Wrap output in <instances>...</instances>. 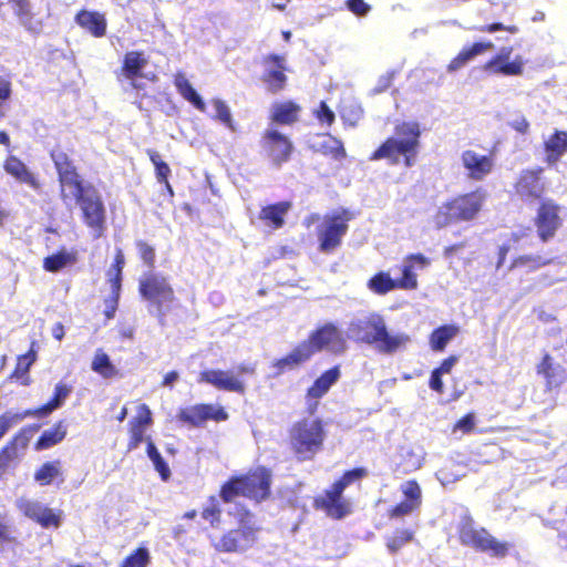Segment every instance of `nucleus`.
<instances>
[{"mask_svg": "<svg viewBox=\"0 0 567 567\" xmlns=\"http://www.w3.org/2000/svg\"><path fill=\"white\" fill-rule=\"evenodd\" d=\"M421 127L415 121H404L394 126V134L386 137L369 156L370 161H386L390 165L412 167L421 147Z\"/></svg>", "mask_w": 567, "mask_h": 567, "instance_id": "f257e3e1", "label": "nucleus"}, {"mask_svg": "<svg viewBox=\"0 0 567 567\" xmlns=\"http://www.w3.org/2000/svg\"><path fill=\"white\" fill-rule=\"evenodd\" d=\"M487 193L478 187L458 193L444 200L433 215L436 229H443L457 224H472L484 210Z\"/></svg>", "mask_w": 567, "mask_h": 567, "instance_id": "f03ea898", "label": "nucleus"}, {"mask_svg": "<svg viewBox=\"0 0 567 567\" xmlns=\"http://www.w3.org/2000/svg\"><path fill=\"white\" fill-rule=\"evenodd\" d=\"M327 432L319 417H302L288 429L287 447L298 462L312 461L324 447Z\"/></svg>", "mask_w": 567, "mask_h": 567, "instance_id": "7ed1b4c3", "label": "nucleus"}, {"mask_svg": "<svg viewBox=\"0 0 567 567\" xmlns=\"http://www.w3.org/2000/svg\"><path fill=\"white\" fill-rule=\"evenodd\" d=\"M50 157L58 176L59 196L64 205L74 204L95 189L94 185L85 182L71 154L61 146H55Z\"/></svg>", "mask_w": 567, "mask_h": 567, "instance_id": "20e7f679", "label": "nucleus"}, {"mask_svg": "<svg viewBox=\"0 0 567 567\" xmlns=\"http://www.w3.org/2000/svg\"><path fill=\"white\" fill-rule=\"evenodd\" d=\"M354 218V214L348 208H339L320 217L311 215L308 223L319 221L316 227V237L318 240V249L323 254H332L338 249L343 237L349 229V223Z\"/></svg>", "mask_w": 567, "mask_h": 567, "instance_id": "39448f33", "label": "nucleus"}, {"mask_svg": "<svg viewBox=\"0 0 567 567\" xmlns=\"http://www.w3.org/2000/svg\"><path fill=\"white\" fill-rule=\"evenodd\" d=\"M359 340L375 346L381 353L392 354L404 349L411 341L406 333L390 334L381 316H372L355 326Z\"/></svg>", "mask_w": 567, "mask_h": 567, "instance_id": "423d86ee", "label": "nucleus"}, {"mask_svg": "<svg viewBox=\"0 0 567 567\" xmlns=\"http://www.w3.org/2000/svg\"><path fill=\"white\" fill-rule=\"evenodd\" d=\"M249 511H245L237 528L224 532L219 537L209 536L210 546L219 554H239L248 550L257 540V528L246 518H250Z\"/></svg>", "mask_w": 567, "mask_h": 567, "instance_id": "0eeeda50", "label": "nucleus"}, {"mask_svg": "<svg viewBox=\"0 0 567 567\" xmlns=\"http://www.w3.org/2000/svg\"><path fill=\"white\" fill-rule=\"evenodd\" d=\"M457 535L462 545L472 547L476 551L486 553L497 558H503L508 554L509 544L507 542L498 540L484 527H476L472 519L461 523Z\"/></svg>", "mask_w": 567, "mask_h": 567, "instance_id": "6e6552de", "label": "nucleus"}, {"mask_svg": "<svg viewBox=\"0 0 567 567\" xmlns=\"http://www.w3.org/2000/svg\"><path fill=\"white\" fill-rule=\"evenodd\" d=\"M259 144L265 158L275 168H281L295 153L291 138L275 127H268L261 132Z\"/></svg>", "mask_w": 567, "mask_h": 567, "instance_id": "1a4fd4ad", "label": "nucleus"}, {"mask_svg": "<svg viewBox=\"0 0 567 567\" xmlns=\"http://www.w3.org/2000/svg\"><path fill=\"white\" fill-rule=\"evenodd\" d=\"M563 206L553 198L542 199L533 219L537 236L543 243L553 239L564 225Z\"/></svg>", "mask_w": 567, "mask_h": 567, "instance_id": "9d476101", "label": "nucleus"}, {"mask_svg": "<svg viewBox=\"0 0 567 567\" xmlns=\"http://www.w3.org/2000/svg\"><path fill=\"white\" fill-rule=\"evenodd\" d=\"M74 204L80 208L83 224L95 238L101 237L106 228V209L99 190L95 188Z\"/></svg>", "mask_w": 567, "mask_h": 567, "instance_id": "9b49d317", "label": "nucleus"}, {"mask_svg": "<svg viewBox=\"0 0 567 567\" xmlns=\"http://www.w3.org/2000/svg\"><path fill=\"white\" fill-rule=\"evenodd\" d=\"M140 295L163 313V306L175 301V292L168 280L157 274H148L138 282Z\"/></svg>", "mask_w": 567, "mask_h": 567, "instance_id": "f8f14e48", "label": "nucleus"}, {"mask_svg": "<svg viewBox=\"0 0 567 567\" xmlns=\"http://www.w3.org/2000/svg\"><path fill=\"white\" fill-rule=\"evenodd\" d=\"M237 475L243 484L246 498L260 503L270 496L272 474L268 467L260 465Z\"/></svg>", "mask_w": 567, "mask_h": 567, "instance_id": "ddd939ff", "label": "nucleus"}, {"mask_svg": "<svg viewBox=\"0 0 567 567\" xmlns=\"http://www.w3.org/2000/svg\"><path fill=\"white\" fill-rule=\"evenodd\" d=\"M543 173L540 166L523 169L513 185L515 195L527 203L544 199L546 186L542 181Z\"/></svg>", "mask_w": 567, "mask_h": 567, "instance_id": "4468645a", "label": "nucleus"}, {"mask_svg": "<svg viewBox=\"0 0 567 567\" xmlns=\"http://www.w3.org/2000/svg\"><path fill=\"white\" fill-rule=\"evenodd\" d=\"M176 417L179 422L190 427H202L207 421H227L229 415L223 406L210 403H198L181 409Z\"/></svg>", "mask_w": 567, "mask_h": 567, "instance_id": "2eb2a0df", "label": "nucleus"}, {"mask_svg": "<svg viewBox=\"0 0 567 567\" xmlns=\"http://www.w3.org/2000/svg\"><path fill=\"white\" fill-rule=\"evenodd\" d=\"M262 63L269 66L261 75V81L266 85L267 91L271 94H278L284 91L288 82L286 58L280 54L270 53L264 56Z\"/></svg>", "mask_w": 567, "mask_h": 567, "instance_id": "dca6fc26", "label": "nucleus"}, {"mask_svg": "<svg viewBox=\"0 0 567 567\" xmlns=\"http://www.w3.org/2000/svg\"><path fill=\"white\" fill-rule=\"evenodd\" d=\"M512 47H504L492 56L485 64L484 70L489 74L504 76H519L524 73L525 61L522 55H516L511 60Z\"/></svg>", "mask_w": 567, "mask_h": 567, "instance_id": "f3484780", "label": "nucleus"}, {"mask_svg": "<svg viewBox=\"0 0 567 567\" xmlns=\"http://www.w3.org/2000/svg\"><path fill=\"white\" fill-rule=\"evenodd\" d=\"M536 373L543 378L546 392H557L567 382L566 369L549 352L543 353Z\"/></svg>", "mask_w": 567, "mask_h": 567, "instance_id": "a211bd4d", "label": "nucleus"}, {"mask_svg": "<svg viewBox=\"0 0 567 567\" xmlns=\"http://www.w3.org/2000/svg\"><path fill=\"white\" fill-rule=\"evenodd\" d=\"M305 342H308L310 348H312L313 354L324 348L333 350L344 349V338L338 327L331 322L318 327L309 334Z\"/></svg>", "mask_w": 567, "mask_h": 567, "instance_id": "6ab92c4d", "label": "nucleus"}, {"mask_svg": "<svg viewBox=\"0 0 567 567\" xmlns=\"http://www.w3.org/2000/svg\"><path fill=\"white\" fill-rule=\"evenodd\" d=\"M342 494L343 491L332 484L322 495L315 498L313 507L333 519H341L350 512L349 504L342 498Z\"/></svg>", "mask_w": 567, "mask_h": 567, "instance_id": "aec40b11", "label": "nucleus"}, {"mask_svg": "<svg viewBox=\"0 0 567 567\" xmlns=\"http://www.w3.org/2000/svg\"><path fill=\"white\" fill-rule=\"evenodd\" d=\"M340 365H334L322 372L307 389L306 398L309 402L308 411L315 413L318 408V400L328 393L330 388L340 379Z\"/></svg>", "mask_w": 567, "mask_h": 567, "instance_id": "412c9836", "label": "nucleus"}, {"mask_svg": "<svg viewBox=\"0 0 567 567\" xmlns=\"http://www.w3.org/2000/svg\"><path fill=\"white\" fill-rule=\"evenodd\" d=\"M199 383H207L223 391L244 394L246 392L245 383L233 373L224 370H204L199 373Z\"/></svg>", "mask_w": 567, "mask_h": 567, "instance_id": "4be33fe9", "label": "nucleus"}, {"mask_svg": "<svg viewBox=\"0 0 567 567\" xmlns=\"http://www.w3.org/2000/svg\"><path fill=\"white\" fill-rule=\"evenodd\" d=\"M3 171L16 182L24 184L33 190H40L42 183L38 175L33 173L28 165L17 155L9 154L2 163Z\"/></svg>", "mask_w": 567, "mask_h": 567, "instance_id": "5701e85b", "label": "nucleus"}, {"mask_svg": "<svg viewBox=\"0 0 567 567\" xmlns=\"http://www.w3.org/2000/svg\"><path fill=\"white\" fill-rule=\"evenodd\" d=\"M463 167L467 177L472 181H483L494 168L493 155H481L472 150H466L461 155Z\"/></svg>", "mask_w": 567, "mask_h": 567, "instance_id": "b1692460", "label": "nucleus"}, {"mask_svg": "<svg viewBox=\"0 0 567 567\" xmlns=\"http://www.w3.org/2000/svg\"><path fill=\"white\" fill-rule=\"evenodd\" d=\"M153 422L152 412L147 404L142 403L137 408L136 415L128 422L130 439L127 450L137 449L144 441L146 427Z\"/></svg>", "mask_w": 567, "mask_h": 567, "instance_id": "393cba45", "label": "nucleus"}, {"mask_svg": "<svg viewBox=\"0 0 567 567\" xmlns=\"http://www.w3.org/2000/svg\"><path fill=\"white\" fill-rule=\"evenodd\" d=\"M313 357V350L308 342L301 341L285 357L274 361L272 367L278 374L297 369Z\"/></svg>", "mask_w": 567, "mask_h": 567, "instance_id": "a878e982", "label": "nucleus"}, {"mask_svg": "<svg viewBox=\"0 0 567 567\" xmlns=\"http://www.w3.org/2000/svg\"><path fill=\"white\" fill-rule=\"evenodd\" d=\"M291 208L292 203L290 200L268 204L260 208L258 218L266 227L277 230L286 225V216Z\"/></svg>", "mask_w": 567, "mask_h": 567, "instance_id": "bb28decb", "label": "nucleus"}, {"mask_svg": "<svg viewBox=\"0 0 567 567\" xmlns=\"http://www.w3.org/2000/svg\"><path fill=\"white\" fill-rule=\"evenodd\" d=\"M72 389L70 385L65 383H58L54 388V392L52 398L45 404L35 408L25 410L22 413H16L17 416H21V420L33 416V417H44L51 414L54 410L59 409L65 399L70 395Z\"/></svg>", "mask_w": 567, "mask_h": 567, "instance_id": "cd10ccee", "label": "nucleus"}, {"mask_svg": "<svg viewBox=\"0 0 567 567\" xmlns=\"http://www.w3.org/2000/svg\"><path fill=\"white\" fill-rule=\"evenodd\" d=\"M147 64L148 59L143 51H128L123 56L120 74L125 80H130L134 87H137V85L134 84V81L143 78V70Z\"/></svg>", "mask_w": 567, "mask_h": 567, "instance_id": "c85d7f7f", "label": "nucleus"}, {"mask_svg": "<svg viewBox=\"0 0 567 567\" xmlns=\"http://www.w3.org/2000/svg\"><path fill=\"white\" fill-rule=\"evenodd\" d=\"M302 107L295 101L277 102L272 105L269 120L271 123L291 126L300 120Z\"/></svg>", "mask_w": 567, "mask_h": 567, "instance_id": "c756f323", "label": "nucleus"}, {"mask_svg": "<svg viewBox=\"0 0 567 567\" xmlns=\"http://www.w3.org/2000/svg\"><path fill=\"white\" fill-rule=\"evenodd\" d=\"M75 22L94 38H102L106 34V18L97 11L80 10L75 16Z\"/></svg>", "mask_w": 567, "mask_h": 567, "instance_id": "7c9ffc66", "label": "nucleus"}, {"mask_svg": "<svg viewBox=\"0 0 567 567\" xmlns=\"http://www.w3.org/2000/svg\"><path fill=\"white\" fill-rule=\"evenodd\" d=\"M545 162L555 165L567 153V131L556 130L544 142Z\"/></svg>", "mask_w": 567, "mask_h": 567, "instance_id": "2f4dec72", "label": "nucleus"}, {"mask_svg": "<svg viewBox=\"0 0 567 567\" xmlns=\"http://www.w3.org/2000/svg\"><path fill=\"white\" fill-rule=\"evenodd\" d=\"M27 429L17 433L3 447L0 449V480L10 468L11 464L18 458V443L25 447L28 444Z\"/></svg>", "mask_w": 567, "mask_h": 567, "instance_id": "473e14b6", "label": "nucleus"}, {"mask_svg": "<svg viewBox=\"0 0 567 567\" xmlns=\"http://www.w3.org/2000/svg\"><path fill=\"white\" fill-rule=\"evenodd\" d=\"M493 48L491 41L474 42L471 45L464 47L447 64L449 72H455L466 65L477 55L485 53Z\"/></svg>", "mask_w": 567, "mask_h": 567, "instance_id": "72a5a7b5", "label": "nucleus"}, {"mask_svg": "<svg viewBox=\"0 0 567 567\" xmlns=\"http://www.w3.org/2000/svg\"><path fill=\"white\" fill-rule=\"evenodd\" d=\"M321 136L323 137V141L311 147L313 152L320 153L336 162H341L347 158V151L340 138L331 135L330 133H323Z\"/></svg>", "mask_w": 567, "mask_h": 567, "instance_id": "f704fd0d", "label": "nucleus"}, {"mask_svg": "<svg viewBox=\"0 0 567 567\" xmlns=\"http://www.w3.org/2000/svg\"><path fill=\"white\" fill-rule=\"evenodd\" d=\"M33 478L41 486L51 485L54 482L63 483L64 475L61 460H53L42 463L34 472Z\"/></svg>", "mask_w": 567, "mask_h": 567, "instance_id": "c9c22d12", "label": "nucleus"}, {"mask_svg": "<svg viewBox=\"0 0 567 567\" xmlns=\"http://www.w3.org/2000/svg\"><path fill=\"white\" fill-rule=\"evenodd\" d=\"M173 83L179 93V95L189 102L195 109H197L200 112H204L206 110V105L200 97V95L196 92V90L193 87L188 79L183 72H176L174 74Z\"/></svg>", "mask_w": 567, "mask_h": 567, "instance_id": "e433bc0d", "label": "nucleus"}, {"mask_svg": "<svg viewBox=\"0 0 567 567\" xmlns=\"http://www.w3.org/2000/svg\"><path fill=\"white\" fill-rule=\"evenodd\" d=\"M66 436L64 421H58L51 429L45 430L34 443L35 451H43L61 443Z\"/></svg>", "mask_w": 567, "mask_h": 567, "instance_id": "4c0bfd02", "label": "nucleus"}, {"mask_svg": "<svg viewBox=\"0 0 567 567\" xmlns=\"http://www.w3.org/2000/svg\"><path fill=\"white\" fill-rule=\"evenodd\" d=\"M458 333V328L454 324H444L434 329L430 337L429 343L433 351L442 352L447 343Z\"/></svg>", "mask_w": 567, "mask_h": 567, "instance_id": "58836bf2", "label": "nucleus"}, {"mask_svg": "<svg viewBox=\"0 0 567 567\" xmlns=\"http://www.w3.org/2000/svg\"><path fill=\"white\" fill-rule=\"evenodd\" d=\"M422 465L423 460L417 453L411 449H401L394 472L400 475H406L420 470Z\"/></svg>", "mask_w": 567, "mask_h": 567, "instance_id": "ea45409f", "label": "nucleus"}, {"mask_svg": "<svg viewBox=\"0 0 567 567\" xmlns=\"http://www.w3.org/2000/svg\"><path fill=\"white\" fill-rule=\"evenodd\" d=\"M367 287L375 295L383 296L398 289L396 280L388 271H378L367 282Z\"/></svg>", "mask_w": 567, "mask_h": 567, "instance_id": "a19ab883", "label": "nucleus"}, {"mask_svg": "<svg viewBox=\"0 0 567 567\" xmlns=\"http://www.w3.org/2000/svg\"><path fill=\"white\" fill-rule=\"evenodd\" d=\"M91 369L104 379H112L120 375V371L112 363L109 354L101 349L95 352Z\"/></svg>", "mask_w": 567, "mask_h": 567, "instance_id": "79ce46f5", "label": "nucleus"}, {"mask_svg": "<svg viewBox=\"0 0 567 567\" xmlns=\"http://www.w3.org/2000/svg\"><path fill=\"white\" fill-rule=\"evenodd\" d=\"M550 264L551 259L549 258L540 255L525 254L515 257L509 265V269L525 268L527 271L533 272Z\"/></svg>", "mask_w": 567, "mask_h": 567, "instance_id": "37998d69", "label": "nucleus"}, {"mask_svg": "<svg viewBox=\"0 0 567 567\" xmlns=\"http://www.w3.org/2000/svg\"><path fill=\"white\" fill-rule=\"evenodd\" d=\"M415 533L410 528H396L385 538V546L390 554H398L405 545L414 540Z\"/></svg>", "mask_w": 567, "mask_h": 567, "instance_id": "c03bdc74", "label": "nucleus"}, {"mask_svg": "<svg viewBox=\"0 0 567 567\" xmlns=\"http://www.w3.org/2000/svg\"><path fill=\"white\" fill-rule=\"evenodd\" d=\"M219 497L226 504L233 503L237 497L246 498V493L238 475L230 476L220 485Z\"/></svg>", "mask_w": 567, "mask_h": 567, "instance_id": "a18cd8bd", "label": "nucleus"}, {"mask_svg": "<svg viewBox=\"0 0 567 567\" xmlns=\"http://www.w3.org/2000/svg\"><path fill=\"white\" fill-rule=\"evenodd\" d=\"M34 361L35 352L32 350H30L25 354L18 357L17 364L10 378L16 380H22V384H29V378L25 374L29 372V369Z\"/></svg>", "mask_w": 567, "mask_h": 567, "instance_id": "49530a36", "label": "nucleus"}, {"mask_svg": "<svg viewBox=\"0 0 567 567\" xmlns=\"http://www.w3.org/2000/svg\"><path fill=\"white\" fill-rule=\"evenodd\" d=\"M202 518L209 523L210 526L216 527L221 522L223 511L218 498L210 495L207 499V505L202 509Z\"/></svg>", "mask_w": 567, "mask_h": 567, "instance_id": "de8ad7c7", "label": "nucleus"}, {"mask_svg": "<svg viewBox=\"0 0 567 567\" xmlns=\"http://www.w3.org/2000/svg\"><path fill=\"white\" fill-rule=\"evenodd\" d=\"M146 453L150 460L153 462L155 470L158 472L163 481H167L171 477V470L168 464L165 462L161 453L158 452L155 444L148 440L146 445Z\"/></svg>", "mask_w": 567, "mask_h": 567, "instance_id": "09e8293b", "label": "nucleus"}, {"mask_svg": "<svg viewBox=\"0 0 567 567\" xmlns=\"http://www.w3.org/2000/svg\"><path fill=\"white\" fill-rule=\"evenodd\" d=\"M75 261L73 255L66 251H58L56 254L50 255L43 260V268L49 272H58L66 265Z\"/></svg>", "mask_w": 567, "mask_h": 567, "instance_id": "8fccbe9b", "label": "nucleus"}, {"mask_svg": "<svg viewBox=\"0 0 567 567\" xmlns=\"http://www.w3.org/2000/svg\"><path fill=\"white\" fill-rule=\"evenodd\" d=\"M150 161L155 167V176L159 184H167V179L171 175L169 165L162 158L161 154L155 150L146 151Z\"/></svg>", "mask_w": 567, "mask_h": 567, "instance_id": "3c124183", "label": "nucleus"}, {"mask_svg": "<svg viewBox=\"0 0 567 567\" xmlns=\"http://www.w3.org/2000/svg\"><path fill=\"white\" fill-rule=\"evenodd\" d=\"M151 563V555L146 547H138L126 556L120 567H147Z\"/></svg>", "mask_w": 567, "mask_h": 567, "instance_id": "603ef678", "label": "nucleus"}, {"mask_svg": "<svg viewBox=\"0 0 567 567\" xmlns=\"http://www.w3.org/2000/svg\"><path fill=\"white\" fill-rule=\"evenodd\" d=\"M18 537L6 513H0V550L8 545H18Z\"/></svg>", "mask_w": 567, "mask_h": 567, "instance_id": "864d4df0", "label": "nucleus"}, {"mask_svg": "<svg viewBox=\"0 0 567 567\" xmlns=\"http://www.w3.org/2000/svg\"><path fill=\"white\" fill-rule=\"evenodd\" d=\"M16 506L21 514L34 520L35 523L44 508V506H42L39 502L25 497H20L17 499Z\"/></svg>", "mask_w": 567, "mask_h": 567, "instance_id": "5fc2aeb1", "label": "nucleus"}, {"mask_svg": "<svg viewBox=\"0 0 567 567\" xmlns=\"http://www.w3.org/2000/svg\"><path fill=\"white\" fill-rule=\"evenodd\" d=\"M401 492L404 496L403 501L421 507L422 504V491L419 483L415 480H410L401 485Z\"/></svg>", "mask_w": 567, "mask_h": 567, "instance_id": "6e6d98bb", "label": "nucleus"}, {"mask_svg": "<svg viewBox=\"0 0 567 567\" xmlns=\"http://www.w3.org/2000/svg\"><path fill=\"white\" fill-rule=\"evenodd\" d=\"M398 289L415 290L419 286L417 275L413 271L412 264H404L401 268V277L395 279Z\"/></svg>", "mask_w": 567, "mask_h": 567, "instance_id": "4d7b16f0", "label": "nucleus"}, {"mask_svg": "<svg viewBox=\"0 0 567 567\" xmlns=\"http://www.w3.org/2000/svg\"><path fill=\"white\" fill-rule=\"evenodd\" d=\"M368 476V470L364 467H354L352 470L346 471L339 480H337L333 484L338 486V488L344 491L352 483L360 481Z\"/></svg>", "mask_w": 567, "mask_h": 567, "instance_id": "13d9d810", "label": "nucleus"}, {"mask_svg": "<svg viewBox=\"0 0 567 567\" xmlns=\"http://www.w3.org/2000/svg\"><path fill=\"white\" fill-rule=\"evenodd\" d=\"M213 105L216 111L215 117L221 122L226 127H228L231 132L236 131V125L234 123L230 110L228 105L220 99H214Z\"/></svg>", "mask_w": 567, "mask_h": 567, "instance_id": "bf43d9fd", "label": "nucleus"}, {"mask_svg": "<svg viewBox=\"0 0 567 567\" xmlns=\"http://www.w3.org/2000/svg\"><path fill=\"white\" fill-rule=\"evenodd\" d=\"M312 115L319 124L328 127L332 126L336 121V114L326 101L319 103L318 107L312 111Z\"/></svg>", "mask_w": 567, "mask_h": 567, "instance_id": "052dcab7", "label": "nucleus"}, {"mask_svg": "<svg viewBox=\"0 0 567 567\" xmlns=\"http://www.w3.org/2000/svg\"><path fill=\"white\" fill-rule=\"evenodd\" d=\"M37 523L42 528H50V527L58 528L61 524V513L54 512L52 508L44 506Z\"/></svg>", "mask_w": 567, "mask_h": 567, "instance_id": "680f3d73", "label": "nucleus"}, {"mask_svg": "<svg viewBox=\"0 0 567 567\" xmlns=\"http://www.w3.org/2000/svg\"><path fill=\"white\" fill-rule=\"evenodd\" d=\"M138 256L148 268H153L156 260L155 249L145 240H137L135 243Z\"/></svg>", "mask_w": 567, "mask_h": 567, "instance_id": "e2e57ef3", "label": "nucleus"}, {"mask_svg": "<svg viewBox=\"0 0 567 567\" xmlns=\"http://www.w3.org/2000/svg\"><path fill=\"white\" fill-rule=\"evenodd\" d=\"M340 116L346 126L354 127L362 117V110L357 106L346 107L341 111Z\"/></svg>", "mask_w": 567, "mask_h": 567, "instance_id": "0e129e2a", "label": "nucleus"}, {"mask_svg": "<svg viewBox=\"0 0 567 567\" xmlns=\"http://www.w3.org/2000/svg\"><path fill=\"white\" fill-rule=\"evenodd\" d=\"M417 509H419V507H416L405 501H401L400 503H398L396 505H394L393 507H391L389 509L388 516L390 518H402Z\"/></svg>", "mask_w": 567, "mask_h": 567, "instance_id": "69168bd1", "label": "nucleus"}, {"mask_svg": "<svg viewBox=\"0 0 567 567\" xmlns=\"http://www.w3.org/2000/svg\"><path fill=\"white\" fill-rule=\"evenodd\" d=\"M474 427L475 415L474 413L470 412L456 421V423L453 425V432L455 433L460 431L463 434H470L471 432H473Z\"/></svg>", "mask_w": 567, "mask_h": 567, "instance_id": "338daca9", "label": "nucleus"}, {"mask_svg": "<svg viewBox=\"0 0 567 567\" xmlns=\"http://www.w3.org/2000/svg\"><path fill=\"white\" fill-rule=\"evenodd\" d=\"M14 13L20 19H25L31 16L30 2L29 0H9Z\"/></svg>", "mask_w": 567, "mask_h": 567, "instance_id": "774afa93", "label": "nucleus"}]
</instances>
